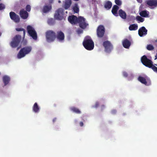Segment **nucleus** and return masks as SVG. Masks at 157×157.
<instances>
[{"label": "nucleus", "instance_id": "obj_1", "mask_svg": "<svg viewBox=\"0 0 157 157\" xmlns=\"http://www.w3.org/2000/svg\"><path fill=\"white\" fill-rule=\"evenodd\" d=\"M82 44L84 47L88 50H93L94 47V44L90 37H86L83 42Z\"/></svg>", "mask_w": 157, "mask_h": 157}, {"label": "nucleus", "instance_id": "obj_2", "mask_svg": "<svg viewBox=\"0 0 157 157\" xmlns=\"http://www.w3.org/2000/svg\"><path fill=\"white\" fill-rule=\"evenodd\" d=\"M32 48L30 46H27L22 48L17 54L18 58L21 59L29 54L31 51Z\"/></svg>", "mask_w": 157, "mask_h": 157}, {"label": "nucleus", "instance_id": "obj_3", "mask_svg": "<svg viewBox=\"0 0 157 157\" xmlns=\"http://www.w3.org/2000/svg\"><path fill=\"white\" fill-rule=\"evenodd\" d=\"M105 32V29L104 26L102 25H99L97 29V36L99 38H103V40H106L107 38L106 36H104Z\"/></svg>", "mask_w": 157, "mask_h": 157}, {"label": "nucleus", "instance_id": "obj_4", "mask_svg": "<svg viewBox=\"0 0 157 157\" xmlns=\"http://www.w3.org/2000/svg\"><path fill=\"white\" fill-rule=\"evenodd\" d=\"M46 38L48 42H53L56 38V33L54 31L51 30L47 31L46 33Z\"/></svg>", "mask_w": 157, "mask_h": 157}, {"label": "nucleus", "instance_id": "obj_5", "mask_svg": "<svg viewBox=\"0 0 157 157\" xmlns=\"http://www.w3.org/2000/svg\"><path fill=\"white\" fill-rule=\"evenodd\" d=\"M64 10L62 8H59L55 11L54 15V18L56 20H61L64 18Z\"/></svg>", "mask_w": 157, "mask_h": 157}, {"label": "nucleus", "instance_id": "obj_6", "mask_svg": "<svg viewBox=\"0 0 157 157\" xmlns=\"http://www.w3.org/2000/svg\"><path fill=\"white\" fill-rule=\"evenodd\" d=\"M21 39V37L19 35H17L14 37L12 41L10 43L12 47L15 48L17 47L19 45Z\"/></svg>", "mask_w": 157, "mask_h": 157}, {"label": "nucleus", "instance_id": "obj_7", "mask_svg": "<svg viewBox=\"0 0 157 157\" xmlns=\"http://www.w3.org/2000/svg\"><path fill=\"white\" fill-rule=\"evenodd\" d=\"M27 30L29 35L35 40L37 39V33L34 29L31 26L29 25L27 27Z\"/></svg>", "mask_w": 157, "mask_h": 157}, {"label": "nucleus", "instance_id": "obj_8", "mask_svg": "<svg viewBox=\"0 0 157 157\" xmlns=\"http://www.w3.org/2000/svg\"><path fill=\"white\" fill-rule=\"evenodd\" d=\"M141 61L144 65L148 68L151 67L153 63L152 61L148 59L145 55H144L141 57Z\"/></svg>", "mask_w": 157, "mask_h": 157}, {"label": "nucleus", "instance_id": "obj_9", "mask_svg": "<svg viewBox=\"0 0 157 157\" xmlns=\"http://www.w3.org/2000/svg\"><path fill=\"white\" fill-rule=\"evenodd\" d=\"M103 45L105 48V51L107 52H110L113 49V45L109 41H106L103 42Z\"/></svg>", "mask_w": 157, "mask_h": 157}, {"label": "nucleus", "instance_id": "obj_10", "mask_svg": "<svg viewBox=\"0 0 157 157\" xmlns=\"http://www.w3.org/2000/svg\"><path fill=\"white\" fill-rule=\"evenodd\" d=\"M138 79L139 81L142 83L144 84L146 86H149L151 84V81L147 76L144 77L140 76L138 77Z\"/></svg>", "mask_w": 157, "mask_h": 157}, {"label": "nucleus", "instance_id": "obj_11", "mask_svg": "<svg viewBox=\"0 0 157 157\" xmlns=\"http://www.w3.org/2000/svg\"><path fill=\"white\" fill-rule=\"evenodd\" d=\"M78 23L79 24L80 27L84 29H85L88 25V24L86 22L85 18L82 17H79V21Z\"/></svg>", "mask_w": 157, "mask_h": 157}, {"label": "nucleus", "instance_id": "obj_12", "mask_svg": "<svg viewBox=\"0 0 157 157\" xmlns=\"http://www.w3.org/2000/svg\"><path fill=\"white\" fill-rule=\"evenodd\" d=\"M10 18L15 22L16 23L19 22L20 18L19 16L14 12H10Z\"/></svg>", "mask_w": 157, "mask_h": 157}, {"label": "nucleus", "instance_id": "obj_13", "mask_svg": "<svg viewBox=\"0 0 157 157\" xmlns=\"http://www.w3.org/2000/svg\"><path fill=\"white\" fill-rule=\"evenodd\" d=\"M146 3L151 9H154L157 7V0H148Z\"/></svg>", "mask_w": 157, "mask_h": 157}, {"label": "nucleus", "instance_id": "obj_14", "mask_svg": "<svg viewBox=\"0 0 157 157\" xmlns=\"http://www.w3.org/2000/svg\"><path fill=\"white\" fill-rule=\"evenodd\" d=\"M68 21L72 24H76L79 21V17H77L74 15L69 16L68 18Z\"/></svg>", "mask_w": 157, "mask_h": 157}, {"label": "nucleus", "instance_id": "obj_15", "mask_svg": "<svg viewBox=\"0 0 157 157\" xmlns=\"http://www.w3.org/2000/svg\"><path fill=\"white\" fill-rule=\"evenodd\" d=\"M56 38L60 41H63L65 38L64 33L61 31H58L57 32Z\"/></svg>", "mask_w": 157, "mask_h": 157}, {"label": "nucleus", "instance_id": "obj_16", "mask_svg": "<svg viewBox=\"0 0 157 157\" xmlns=\"http://www.w3.org/2000/svg\"><path fill=\"white\" fill-rule=\"evenodd\" d=\"M19 14L21 17L23 19H26L29 16L28 13L23 9L20 10Z\"/></svg>", "mask_w": 157, "mask_h": 157}, {"label": "nucleus", "instance_id": "obj_17", "mask_svg": "<svg viewBox=\"0 0 157 157\" xmlns=\"http://www.w3.org/2000/svg\"><path fill=\"white\" fill-rule=\"evenodd\" d=\"M147 30L143 26L139 29L138 30V34L140 37L146 35L147 33Z\"/></svg>", "mask_w": 157, "mask_h": 157}, {"label": "nucleus", "instance_id": "obj_18", "mask_svg": "<svg viewBox=\"0 0 157 157\" xmlns=\"http://www.w3.org/2000/svg\"><path fill=\"white\" fill-rule=\"evenodd\" d=\"M52 9V6L50 4H46L43 6L42 11L44 13L49 12Z\"/></svg>", "mask_w": 157, "mask_h": 157}, {"label": "nucleus", "instance_id": "obj_19", "mask_svg": "<svg viewBox=\"0 0 157 157\" xmlns=\"http://www.w3.org/2000/svg\"><path fill=\"white\" fill-rule=\"evenodd\" d=\"M123 47L126 48H128L131 45L130 42L127 39L124 40L122 42Z\"/></svg>", "mask_w": 157, "mask_h": 157}, {"label": "nucleus", "instance_id": "obj_20", "mask_svg": "<svg viewBox=\"0 0 157 157\" xmlns=\"http://www.w3.org/2000/svg\"><path fill=\"white\" fill-rule=\"evenodd\" d=\"M2 80L4 86H5L8 84L10 80V78L8 76L4 75L3 77Z\"/></svg>", "mask_w": 157, "mask_h": 157}, {"label": "nucleus", "instance_id": "obj_21", "mask_svg": "<svg viewBox=\"0 0 157 157\" xmlns=\"http://www.w3.org/2000/svg\"><path fill=\"white\" fill-rule=\"evenodd\" d=\"M71 4V0H66L63 7L65 10H67L70 7Z\"/></svg>", "mask_w": 157, "mask_h": 157}, {"label": "nucleus", "instance_id": "obj_22", "mask_svg": "<svg viewBox=\"0 0 157 157\" xmlns=\"http://www.w3.org/2000/svg\"><path fill=\"white\" fill-rule=\"evenodd\" d=\"M139 14L141 16L143 17H148L149 14V12L146 10H142L140 12Z\"/></svg>", "mask_w": 157, "mask_h": 157}, {"label": "nucleus", "instance_id": "obj_23", "mask_svg": "<svg viewBox=\"0 0 157 157\" xmlns=\"http://www.w3.org/2000/svg\"><path fill=\"white\" fill-rule=\"evenodd\" d=\"M119 9V7L117 5H114L113 6L112 10V12L115 16H118L117 12Z\"/></svg>", "mask_w": 157, "mask_h": 157}, {"label": "nucleus", "instance_id": "obj_24", "mask_svg": "<svg viewBox=\"0 0 157 157\" xmlns=\"http://www.w3.org/2000/svg\"><path fill=\"white\" fill-rule=\"evenodd\" d=\"M119 14L120 16L122 19H125L127 17V14L122 9H120L119 11Z\"/></svg>", "mask_w": 157, "mask_h": 157}, {"label": "nucleus", "instance_id": "obj_25", "mask_svg": "<svg viewBox=\"0 0 157 157\" xmlns=\"http://www.w3.org/2000/svg\"><path fill=\"white\" fill-rule=\"evenodd\" d=\"M33 111L36 113H38L40 110V107L37 103L36 102L34 104L33 107Z\"/></svg>", "mask_w": 157, "mask_h": 157}, {"label": "nucleus", "instance_id": "obj_26", "mask_svg": "<svg viewBox=\"0 0 157 157\" xmlns=\"http://www.w3.org/2000/svg\"><path fill=\"white\" fill-rule=\"evenodd\" d=\"M138 26L136 24H134L130 25L129 27V29L130 31L136 30L137 29Z\"/></svg>", "mask_w": 157, "mask_h": 157}, {"label": "nucleus", "instance_id": "obj_27", "mask_svg": "<svg viewBox=\"0 0 157 157\" xmlns=\"http://www.w3.org/2000/svg\"><path fill=\"white\" fill-rule=\"evenodd\" d=\"M112 6V3L109 1H107L105 2L104 4V7L107 10L110 9Z\"/></svg>", "mask_w": 157, "mask_h": 157}, {"label": "nucleus", "instance_id": "obj_28", "mask_svg": "<svg viewBox=\"0 0 157 157\" xmlns=\"http://www.w3.org/2000/svg\"><path fill=\"white\" fill-rule=\"evenodd\" d=\"M73 10L74 13H78L79 12V9L77 3H76L73 7Z\"/></svg>", "mask_w": 157, "mask_h": 157}, {"label": "nucleus", "instance_id": "obj_29", "mask_svg": "<svg viewBox=\"0 0 157 157\" xmlns=\"http://www.w3.org/2000/svg\"><path fill=\"white\" fill-rule=\"evenodd\" d=\"M70 109L73 112L77 114H80L81 113L78 109L75 107H72Z\"/></svg>", "mask_w": 157, "mask_h": 157}, {"label": "nucleus", "instance_id": "obj_30", "mask_svg": "<svg viewBox=\"0 0 157 157\" xmlns=\"http://www.w3.org/2000/svg\"><path fill=\"white\" fill-rule=\"evenodd\" d=\"M47 22L48 25H53L55 24V21L53 18H50L48 19Z\"/></svg>", "mask_w": 157, "mask_h": 157}, {"label": "nucleus", "instance_id": "obj_31", "mask_svg": "<svg viewBox=\"0 0 157 157\" xmlns=\"http://www.w3.org/2000/svg\"><path fill=\"white\" fill-rule=\"evenodd\" d=\"M141 16H137L136 17V20L140 22H143L144 21V19L141 17Z\"/></svg>", "mask_w": 157, "mask_h": 157}, {"label": "nucleus", "instance_id": "obj_32", "mask_svg": "<svg viewBox=\"0 0 157 157\" xmlns=\"http://www.w3.org/2000/svg\"><path fill=\"white\" fill-rule=\"evenodd\" d=\"M146 48L149 51H151L154 49V46L150 44H148L147 45Z\"/></svg>", "mask_w": 157, "mask_h": 157}, {"label": "nucleus", "instance_id": "obj_33", "mask_svg": "<svg viewBox=\"0 0 157 157\" xmlns=\"http://www.w3.org/2000/svg\"><path fill=\"white\" fill-rule=\"evenodd\" d=\"M16 30L17 31H23V34L24 36H25V30L22 28H17L16 29Z\"/></svg>", "mask_w": 157, "mask_h": 157}, {"label": "nucleus", "instance_id": "obj_34", "mask_svg": "<svg viewBox=\"0 0 157 157\" xmlns=\"http://www.w3.org/2000/svg\"><path fill=\"white\" fill-rule=\"evenodd\" d=\"M151 66V67H150L149 68H151L154 72L157 73V67L153 65V64Z\"/></svg>", "mask_w": 157, "mask_h": 157}, {"label": "nucleus", "instance_id": "obj_35", "mask_svg": "<svg viewBox=\"0 0 157 157\" xmlns=\"http://www.w3.org/2000/svg\"><path fill=\"white\" fill-rule=\"evenodd\" d=\"M115 3L118 6H121L122 4L121 1L120 0H115Z\"/></svg>", "mask_w": 157, "mask_h": 157}, {"label": "nucleus", "instance_id": "obj_36", "mask_svg": "<svg viewBox=\"0 0 157 157\" xmlns=\"http://www.w3.org/2000/svg\"><path fill=\"white\" fill-rule=\"evenodd\" d=\"M26 11L27 12H30L31 10V6L30 5H27L25 8Z\"/></svg>", "mask_w": 157, "mask_h": 157}, {"label": "nucleus", "instance_id": "obj_37", "mask_svg": "<svg viewBox=\"0 0 157 157\" xmlns=\"http://www.w3.org/2000/svg\"><path fill=\"white\" fill-rule=\"evenodd\" d=\"M5 8V6L3 4L0 3V10H4Z\"/></svg>", "mask_w": 157, "mask_h": 157}, {"label": "nucleus", "instance_id": "obj_38", "mask_svg": "<svg viewBox=\"0 0 157 157\" xmlns=\"http://www.w3.org/2000/svg\"><path fill=\"white\" fill-rule=\"evenodd\" d=\"M77 32L78 34H79L83 33V30L80 28H78L77 29Z\"/></svg>", "mask_w": 157, "mask_h": 157}, {"label": "nucleus", "instance_id": "obj_39", "mask_svg": "<svg viewBox=\"0 0 157 157\" xmlns=\"http://www.w3.org/2000/svg\"><path fill=\"white\" fill-rule=\"evenodd\" d=\"M123 75L124 77H126L128 76V74L125 71H124L123 73Z\"/></svg>", "mask_w": 157, "mask_h": 157}, {"label": "nucleus", "instance_id": "obj_40", "mask_svg": "<svg viewBox=\"0 0 157 157\" xmlns=\"http://www.w3.org/2000/svg\"><path fill=\"white\" fill-rule=\"evenodd\" d=\"M99 106V102H96L95 105H94V107L95 108H97Z\"/></svg>", "mask_w": 157, "mask_h": 157}, {"label": "nucleus", "instance_id": "obj_41", "mask_svg": "<svg viewBox=\"0 0 157 157\" xmlns=\"http://www.w3.org/2000/svg\"><path fill=\"white\" fill-rule=\"evenodd\" d=\"M53 1L54 0H48L49 3V4L51 5V4L53 3Z\"/></svg>", "mask_w": 157, "mask_h": 157}, {"label": "nucleus", "instance_id": "obj_42", "mask_svg": "<svg viewBox=\"0 0 157 157\" xmlns=\"http://www.w3.org/2000/svg\"><path fill=\"white\" fill-rule=\"evenodd\" d=\"M79 125L80 126L82 127L83 125V123L82 122H80L79 123Z\"/></svg>", "mask_w": 157, "mask_h": 157}, {"label": "nucleus", "instance_id": "obj_43", "mask_svg": "<svg viewBox=\"0 0 157 157\" xmlns=\"http://www.w3.org/2000/svg\"><path fill=\"white\" fill-rule=\"evenodd\" d=\"M112 113L113 114H115L116 112V110H113L112 111Z\"/></svg>", "mask_w": 157, "mask_h": 157}, {"label": "nucleus", "instance_id": "obj_44", "mask_svg": "<svg viewBox=\"0 0 157 157\" xmlns=\"http://www.w3.org/2000/svg\"><path fill=\"white\" fill-rule=\"evenodd\" d=\"M56 120V118H54L53 119V122H54Z\"/></svg>", "mask_w": 157, "mask_h": 157}, {"label": "nucleus", "instance_id": "obj_45", "mask_svg": "<svg viewBox=\"0 0 157 157\" xmlns=\"http://www.w3.org/2000/svg\"><path fill=\"white\" fill-rule=\"evenodd\" d=\"M142 0H137V1L139 2H140V1H142Z\"/></svg>", "mask_w": 157, "mask_h": 157}, {"label": "nucleus", "instance_id": "obj_46", "mask_svg": "<svg viewBox=\"0 0 157 157\" xmlns=\"http://www.w3.org/2000/svg\"><path fill=\"white\" fill-rule=\"evenodd\" d=\"M58 2H59V3H60L61 2V1H60L59 0V1H58Z\"/></svg>", "mask_w": 157, "mask_h": 157}, {"label": "nucleus", "instance_id": "obj_47", "mask_svg": "<svg viewBox=\"0 0 157 157\" xmlns=\"http://www.w3.org/2000/svg\"><path fill=\"white\" fill-rule=\"evenodd\" d=\"M154 65L157 66V64H155Z\"/></svg>", "mask_w": 157, "mask_h": 157}, {"label": "nucleus", "instance_id": "obj_48", "mask_svg": "<svg viewBox=\"0 0 157 157\" xmlns=\"http://www.w3.org/2000/svg\"><path fill=\"white\" fill-rule=\"evenodd\" d=\"M1 33H0V36H1Z\"/></svg>", "mask_w": 157, "mask_h": 157}]
</instances>
